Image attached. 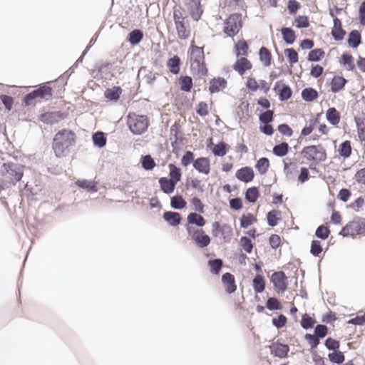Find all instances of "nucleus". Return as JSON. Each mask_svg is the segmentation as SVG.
<instances>
[{"mask_svg":"<svg viewBox=\"0 0 365 365\" xmlns=\"http://www.w3.org/2000/svg\"><path fill=\"white\" fill-rule=\"evenodd\" d=\"M274 112L273 110H267L259 115L260 124L271 123L274 120Z\"/></svg>","mask_w":365,"mask_h":365,"instance_id":"obj_59","label":"nucleus"},{"mask_svg":"<svg viewBox=\"0 0 365 365\" xmlns=\"http://www.w3.org/2000/svg\"><path fill=\"white\" fill-rule=\"evenodd\" d=\"M41 191L37 187H34L29 185V182L25 184L23 190L21 191V197H25L30 202H36L39 200L38 197V192Z\"/></svg>","mask_w":365,"mask_h":365,"instance_id":"obj_17","label":"nucleus"},{"mask_svg":"<svg viewBox=\"0 0 365 365\" xmlns=\"http://www.w3.org/2000/svg\"><path fill=\"white\" fill-rule=\"evenodd\" d=\"M76 184L81 189L88 192L93 193L98 191L97 182L91 180L78 179Z\"/></svg>","mask_w":365,"mask_h":365,"instance_id":"obj_36","label":"nucleus"},{"mask_svg":"<svg viewBox=\"0 0 365 365\" xmlns=\"http://www.w3.org/2000/svg\"><path fill=\"white\" fill-rule=\"evenodd\" d=\"M259 195V190L258 187L256 186L250 187L245 192V200L251 204L255 203L258 200Z\"/></svg>","mask_w":365,"mask_h":365,"instance_id":"obj_41","label":"nucleus"},{"mask_svg":"<svg viewBox=\"0 0 365 365\" xmlns=\"http://www.w3.org/2000/svg\"><path fill=\"white\" fill-rule=\"evenodd\" d=\"M163 219L173 227L178 226L182 220L181 214L175 211H165Z\"/></svg>","mask_w":365,"mask_h":365,"instance_id":"obj_19","label":"nucleus"},{"mask_svg":"<svg viewBox=\"0 0 365 365\" xmlns=\"http://www.w3.org/2000/svg\"><path fill=\"white\" fill-rule=\"evenodd\" d=\"M178 80L182 91L186 93L191 91L193 87V80L191 76L187 75H181Z\"/></svg>","mask_w":365,"mask_h":365,"instance_id":"obj_39","label":"nucleus"},{"mask_svg":"<svg viewBox=\"0 0 365 365\" xmlns=\"http://www.w3.org/2000/svg\"><path fill=\"white\" fill-rule=\"evenodd\" d=\"M266 308L269 311L282 310L283 307L279 299L275 297H269L266 302Z\"/></svg>","mask_w":365,"mask_h":365,"instance_id":"obj_56","label":"nucleus"},{"mask_svg":"<svg viewBox=\"0 0 365 365\" xmlns=\"http://www.w3.org/2000/svg\"><path fill=\"white\" fill-rule=\"evenodd\" d=\"M338 153L344 159L349 158L351 155V142L346 140L341 143L338 148Z\"/></svg>","mask_w":365,"mask_h":365,"instance_id":"obj_53","label":"nucleus"},{"mask_svg":"<svg viewBox=\"0 0 365 365\" xmlns=\"http://www.w3.org/2000/svg\"><path fill=\"white\" fill-rule=\"evenodd\" d=\"M273 91L278 95V98L281 102H285L292 98L293 91L292 88L283 82L278 81L275 82Z\"/></svg>","mask_w":365,"mask_h":365,"instance_id":"obj_8","label":"nucleus"},{"mask_svg":"<svg viewBox=\"0 0 365 365\" xmlns=\"http://www.w3.org/2000/svg\"><path fill=\"white\" fill-rule=\"evenodd\" d=\"M67 113L62 111H54L44 113L40 115V120L45 124L53 125L58 123L60 120L65 119Z\"/></svg>","mask_w":365,"mask_h":365,"instance_id":"obj_10","label":"nucleus"},{"mask_svg":"<svg viewBox=\"0 0 365 365\" xmlns=\"http://www.w3.org/2000/svg\"><path fill=\"white\" fill-rule=\"evenodd\" d=\"M314 328L313 334L307 333L304 336L312 349H317L320 343L319 340L329 334V329L325 324H318Z\"/></svg>","mask_w":365,"mask_h":365,"instance_id":"obj_4","label":"nucleus"},{"mask_svg":"<svg viewBox=\"0 0 365 365\" xmlns=\"http://www.w3.org/2000/svg\"><path fill=\"white\" fill-rule=\"evenodd\" d=\"M195 160L194 153L190 150H186L181 158L180 163L183 167H187L190 164L193 165Z\"/></svg>","mask_w":365,"mask_h":365,"instance_id":"obj_63","label":"nucleus"},{"mask_svg":"<svg viewBox=\"0 0 365 365\" xmlns=\"http://www.w3.org/2000/svg\"><path fill=\"white\" fill-rule=\"evenodd\" d=\"M257 222L256 217L253 214L247 212L243 214L240 218V226L242 229H247Z\"/></svg>","mask_w":365,"mask_h":365,"instance_id":"obj_50","label":"nucleus"},{"mask_svg":"<svg viewBox=\"0 0 365 365\" xmlns=\"http://www.w3.org/2000/svg\"><path fill=\"white\" fill-rule=\"evenodd\" d=\"M301 97L304 101L311 103L318 98L319 93L312 87H307L302 89L301 92Z\"/></svg>","mask_w":365,"mask_h":365,"instance_id":"obj_38","label":"nucleus"},{"mask_svg":"<svg viewBox=\"0 0 365 365\" xmlns=\"http://www.w3.org/2000/svg\"><path fill=\"white\" fill-rule=\"evenodd\" d=\"M240 245L247 254H250L252 252L254 244L250 237L247 236L241 237L240 239Z\"/></svg>","mask_w":365,"mask_h":365,"instance_id":"obj_61","label":"nucleus"},{"mask_svg":"<svg viewBox=\"0 0 365 365\" xmlns=\"http://www.w3.org/2000/svg\"><path fill=\"white\" fill-rule=\"evenodd\" d=\"M201 1H202L187 2L185 4L189 10L191 18L195 21H198L201 19L204 12Z\"/></svg>","mask_w":365,"mask_h":365,"instance_id":"obj_16","label":"nucleus"},{"mask_svg":"<svg viewBox=\"0 0 365 365\" xmlns=\"http://www.w3.org/2000/svg\"><path fill=\"white\" fill-rule=\"evenodd\" d=\"M325 56V52L323 48H317L311 50L307 56V60L309 62H319Z\"/></svg>","mask_w":365,"mask_h":365,"instance_id":"obj_46","label":"nucleus"},{"mask_svg":"<svg viewBox=\"0 0 365 365\" xmlns=\"http://www.w3.org/2000/svg\"><path fill=\"white\" fill-rule=\"evenodd\" d=\"M324 346L328 350L332 351V352H334L336 350H339L340 342L339 341L332 337H327L324 341Z\"/></svg>","mask_w":365,"mask_h":365,"instance_id":"obj_64","label":"nucleus"},{"mask_svg":"<svg viewBox=\"0 0 365 365\" xmlns=\"http://www.w3.org/2000/svg\"><path fill=\"white\" fill-rule=\"evenodd\" d=\"M230 19H232L228 26H224L223 33L230 38L237 36L243 26L241 13H233L230 14Z\"/></svg>","mask_w":365,"mask_h":365,"instance_id":"obj_6","label":"nucleus"},{"mask_svg":"<svg viewBox=\"0 0 365 365\" xmlns=\"http://www.w3.org/2000/svg\"><path fill=\"white\" fill-rule=\"evenodd\" d=\"M123 89L120 86H114L104 91V98L109 102L116 103L120 99Z\"/></svg>","mask_w":365,"mask_h":365,"instance_id":"obj_25","label":"nucleus"},{"mask_svg":"<svg viewBox=\"0 0 365 365\" xmlns=\"http://www.w3.org/2000/svg\"><path fill=\"white\" fill-rule=\"evenodd\" d=\"M227 86V81L221 76L214 77L210 80L208 91L210 94L218 93Z\"/></svg>","mask_w":365,"mask_h":365,"instance_id":"obj_15","label":"nucleus"},{"mask_svg":"<svg viewBox=\"0 0 365 365\" xmlns=\"http://www.w3.org/2000/svg\"><path fill=\"white\" fill-rule=\"evenodd\" d=\"M76 135L70 129L59 130L54 135L52 141V149L55 156L61 158L65 155V151L76 143Z\"/></svg>","mask_w":365,"mask_h":365,"instance_id":"obj_1","label":"nucleus"},{"mask_svg":"<svg viewBox=\"0 0 365 365\" xmlns=\"http://www.w3.org/2000/svg\"><path fill=\"white\" fill-rule=\"evenodd\" d=\"M289 149L290 148L287 143L282 142L274 145L272 153L277 157L282 158L288 154Z\"/></svg>","mask_w":365,"mask_h":365,"instance_id":"obj_43","label":"nucleus"},{"mask_svg":"<svg viewBox=\"0 0 365 365\" xmlns=\"http://www.w3.org/2000/svg\"><path fill=\"white\" fill-rule=\"evenodd\" d=\"M206 224V220L200 213L195 212H190L187 216V223L185 224L186 231L188 227H194L193 225L202 229Z\"/></svg>","mask_w":365,"mask_h":365,"instance_id":"obj_12","label":"nucleus"},{"mask_svg":"<svg viewBox=\"0 0 365 365\" xmlns=\"http://www.w3.org/2000/svg\"><path fill=\"white\" fill-rule=\"evenodd\" d=\"M348 83V80L343 76L335 75L332 77L329 84L331 86V91L334 93H337L343 91Z\"/></svg>","mask_w":365,"mask_h":365,"instance_id":"obj_20","label":"nucleus"},{"mask_svg":"<svg viewBox=\"0 0 365 365\" xmlns=\"http://www.w3.org/2000/svg\"><path fill=\"white\" fill-rule=\"evenodd\" d=\"M270 166L269 160L267 157L259 158L255 163V168L260 175H264Z\"/></svg>","mask_w":365,"mask_h":365,"instance_id":"obj_49","label":"nucleus"},{"mask_svg":"<svg viewBox=\"0 0 365 365\" xmlns=\"http://www.w3.org/2000/svg\"><path fill=\"white\" fill-rule=\"evenodd\" d=\"M282 212L278 210H271L266 214L267 223L269 227H276L282 220Z\"/></svg>","mask_w":365,"mask_h":365,"instance_id":"obj_32","label":"nucleus"},{"mask_svg":"<svg viewBox=\"0 0 365 365\" xmlns=\"http://www.w3.org/2000/svg\"><path fill=\"white\" fill-rule=\"evenodd\" d=\"M170 206L173 210H182L187 207V202L180 194H176L170 197Z\"/></svg>","mask_w":365,"mask_h":365,"instance_id":"obj_37","label":"nucleus"},{"mask_svg":"<svg viewBox=\"0 0 365 365\" xmlns=\"http://www.w3.org/2000/svg\"><path fill=\"white\" fill-rule=\"evenodd\" d=\"M339 63L341 66L345 67L347 71H352L355 69L354 58L347 51H345L341 54Z\"/></svg>","mask_w":365,"mask_h":365,"instance_id":"obj_40","label":"nucleus"},{"mask_svg":"<svg viewBox=\"0 0 365 365\" xmlns=\"http://www.w3.org/2000/svg\"><path fill=\"white\" fill-rule=\"evenodd\" d=\"M349 225L352 238L365 233V219L364 217L356 216L352 221L349 222Z\"/></svg>","mask_w":365,"mask_h":365,"instance_id":"obj_11","label":"nucleus"},{"mask_svg":"<svg viewBox=\"0 0 365 365\" xmlns=\"http://www.w3.org/2000/svg\"><path fill=\"white\" fill-rule=\"evenodd\" d=\"M249 46L244 39L239 40L234 46V52L237 57H243L248 54Z\"/></svg>","mask_w":365,"mask_h":365,"instance_id":"obj_42","label":"nucleus"},{"mask_svg":"<svg viewBox=\"0 0 365 365\" xmlns=\"http://www.w3.org/2000/svg\"><path fill=\"white\" fill-rule=\"evenodd\" d=\"M249 102L245 100L242 101L241 103L237 106L236 109V115L240 120H242L244 113H246L247 119L250 118V115L249 114Z\"/></svg>","mask_w":365,"mask_h":365,"instance_id":"obj_57","label":"nucleus"},{"mask_svg":"<svg viewBox=\"0 0 365 365\" xmlns=\"http://www.w3.org/2000/svg\"><path fill=\"white\" fill-rule=\"evenodd\" d=\"M222 283L225 287V292L228 294L235 293L237 290L235 276L230 273L225 272L222 275Z\"/></svg>","mask_w":365,"mask_h":365,"instance_id":"obj_14","label":"nucleus"},{"mask_svg":"<svg viewBox=\"0 0 365 365\" xmlns=\"http://www.w3.org/2000/svg\"><path fill=\"white\" fill-rule=\"evenodd\" d=\"M181 64L180 58L178 55H174L168 58L166 66L171 73L177 75L180 73Z\"/></svg>","mask_w":365,"mask_h":365,"instance_id":"obj_31","label":"nucleus"},{"mask_svg":"<svg viewBox=\"0 0 365 365\" xmlns=\"http://www.w3.org/2000/svg\"><path fill=\"white\" fill-rule=\"evenodd\" d=\"M127 125L130 133L139 135L147 131L149 126V119L144 115H136L129 113L127 115Z\"/></svg>","mask_w":365,"mask_h":365,"instance_id":"obj_2","label":"nucleus"},{"mask_svg":"<svg viewBox=\"0 0 365 365\" xmlns=\"http://www.w3.org/2000/svg\"><path fill=\"white\" fill-rule=\"evenodd\" d=\"M331 234V231L327 224H323L317 227L315 230L314 236L322 240H327Z\"/></svg>","mask_w":365,"mask_h":365,"instance_id":"obj_54","label":"nucleus"},{"mask_svg":"<svg viewBox=\"0 0 365 365\" xmlns=\"http://www.w3.org/2000/svg\"><path fill=\"white\" fill-rule=\"evenodd\" d=\"M197 66V71L195 74H193L194 78L197 80L200 76H207L208 75V68L206 66L205 61H202L195 63Z\"/></svg>","mask_w":365,"mask_h":365,"instance_id":"obj_62","label":"nucleus"},{"mask_svg":"<svg viewBox=\"0 0 365 365\" xmlns=\"http://www.w3.org/2000/svg\"><path fill=\"white\" fill-rule=\"evenodd\" d=\"M328 358L331 363L336 364L337 365H341L345 361L344 354L339 350L329 353Z\"/></svg>","mask_w":365,"mask_h":365,"instance_id":"obj_55","label":"nucleus"},{"mask_svg":"<svg viewBox=\"0 0 365 365\" xmlns=\"http://www.w3.org/2000/svg\"><path fill=\"white\" fill-rule=\"evenodd\" d=\"M187 24L188 23L187 22ZM175 25L179 38L182 40L187 39L190 36V30L189 29V24L186 25L185 19H181L180 21L175 23Z\"/></svg>","mask_w":365,"mask_h":365,"instance_id":"obj_34","label":"nucleus"},{"mask_svg":"<svg viewBox=\"0 0 365 365\" xmlns=\"http://www.w3.org/2000/svg\"><path fill=\"white\" fill-rule=\"evenodd\" d=\"M326 120L333 126H337L340 122V113L335 107H330L326 111Z\"/></svg>","mask_w":365,"mask_h":365,"instance_id":"obj_30","label":"nucleus"},{"mask_svg":"<svg viewBox=\"0 0 365 365\" xmlns=\"http://www.w3.org/2000/svg\"><path fill=\"white\" fill-rule=\"evenodd\" d=\"M140 163L141 164V167L145 171L153 170L156 166L155 160L150 154L141 155Z\"/></svg>","mask_w":365,"mask_h":365,"instance_id":"obj_44","label":"nucleus"},{"mask_svg":"<svg viewBox=\"0 0 365 365\" xmlns=\"http://www.w3.org/2000/svg\"><path fill=\"white\" fill-rule=\"evenodd\" d=\"M317 321L314 318L310 317L307 313H304L302 315L300 320V326L304 330H309L314 327Z\"/></svg>","mask_w":365,"mask_h":365,"instance_id":"obj_51","label":"nucleus"},{"mask_svg":"<svg viewBox=\"0 0 365 365\" xmlns=\"http://www.w3.org/2000/svg\"><path fill=\"white\" fill-rule=\"evenodd\" d=\"M284 53L288 61V62L291 64H295L299 61V55L296 50L293 48H287L284 51Z\"/></svg>","mask_w":365,"mask_h":365,"instance_id":"obj_58","label":"nucleus"},{"mask_svg":"<svg viewBox=\"0 0 365 365\" xmlns=\"http://www.w3.org/2000/svg\"><path fill=\"white\" fill-rule=\"evenodd\" d=\"M143 38V32L138 29H135L130 31L127 36L126 41L132 46H135L138 45Z\"/></svg>","mask_w":365,"mask_h":365,"instance_id":"obj_35","label":"nucleus"},{"mask_svg":"<svg viewBox=\"0 0 365 365\" xmlns=\"http://www.w3.org/2000/svg\"><path fill=\"white\" fill-rule=\"evenodd\" d=\"M259 61L265 67H268L271 65L272 58V53L267 48L262 46L259 49Z\"/></svg>","mask_w":365,"mask_h":365,"instance_id":"obj_48","label":"nucleus"},{"mask_svg":"<svg viewBox=\"0 0 365 365\" xmlns=\"http://www.w3.org/2000/svg\"><path fill=\"white\" fill-rule=\"evenodd\" d=\"M190 61L197 63L205 60L204 47H200L195 44L194 41L191 42L190 47Z\"/></svg>","mask_w":365,"mask_h":365,"instance_id":"obj_24","label":"nucleus"},{"mask_svg":"<svg viewBox=\"0 0 365 365\" xmlns=\"http://www.w3.org/2000/svg\"><path fill=\"white\" fill-rule=\"evenodd\" d=\"M295 26L297 29H307L309 26V19L306 15H299L294 19Z\"/></svg>","mask_w":365,"mask_h":365,"instance_id":"obj_60","label":"nucleus"},{"mask_svg":"<svg viewBox=\"0 0 365 365\" xmlns=\"http://www.w3.org/2000/svg\"><path fill=\"white\" fill-rule=\"evenodd\" d=\"M270 282L278 294H282L287 290L288 278L283 271L274 272L271 275Z\"/></svg>","mask_w":365,"mask_h":365,"instance_id":"obj_7","label":"nucleus"},{"mask_svg":"<svg viewBox=\"0 0 365 365\" xmlns=\"http://www.w3.org/2000/svg\"><path fill=\"white\" fill-rule=\"evenodd\" d=\"M48 83H41L37 88L31 91L36 99H48L52 96L53 89Z\"/></svg>","mask_w":365,"mask_h":365,"instance_id":"obj_21","label":"nucleus"},{"mask_svg":"<svg viewBox=\"0 0 365 365\" xmlns=\"http://www.w3.org/2000/svg\"><path fill=\"white\" fill-rule=\"evenodd\" d=\"M169 168V178L175 182L180 181L182 178V170L180 168L177 167L174 163L168 164Z\"/></svg>","mask_w":365,"mask_h":365,"instance_id":"obj_52","label":"nucleus"},{"mask_svg":"<svg viewBox=\"0 0 365 365\" xmlns=\"http://www.w3.org/2000/svg\"><path fill=\"white\" fill-rule=\"evenodd\" d=\"M229 148L230 146L222 140L215 144L211 152L216 157H223L227 153Z\"/></svg>","mask_w":365,"mask_h":365,"instance_id":"obj_45","label":"nucleus"},{"mask_svg":"<svg viewBox=\"0 0 365 365\" xmlns=\"http://www.w3.org/2000/svg\"><path fill=\"white\" fill-rule=\"evenodd\" d=\"M252 68V63L245 57H240L232 65V68L240 76L244 75L246 71L250 70Z\"/></svg>","mask_w":365,"mask_h":365,"instance_id":"obj_22","label":"nucleus"},{"mask_svg":"<svg viewBox=\"0 0 365 365\" xmlns=\"http://www.w3.org/2000/svg\"><path fill=\"white\" fill-rule=\"evenodd\" d=\"M354 121L359 140L365 142V113L361 112L360 116H354Z\"/></svg>","mask_w":365,"mask_h":365,"instance_id":"obj_33","label":"nucleus"},{"mask_svg":"<svg viewBox=\"0 0 365 365\" xmlns=\"http://www.w3.org/2000/svg\"><path fill=\"white\" fill-rule=\"evenodd\" d=\"M193 168L200 173L208 175L210 172V160L207 157H199L193 162Z\"/></svg>","mask_w":365,"mask_h":365,"instance_id":"obj_18","label":"nucleus"},{"mask_svg":"<svg viewBox=\"0 0 365 365\" xmlns=\"http://www.w3.org/2000/svg\"><path fill=\"white\" fill-rule=\"evenodd\" d=\"M282 38L287 45H292L297 39L295 31L290 27L283 26L279 30Z\"/></svg>","mask_w":365,"mask_h":365,"instance_id":"obj_29","label":"nucleus"},{"mask_svg":"<svg viewBox=\"0 0 365 365\" xmlns=\"http://www.w3.org/2000/svg\"><path fill=\"white\" fill-rule=\"evenodd\" d=\"M207 265L212 274L218 275L222 268L223 260L220 258L211 259L208 260Z\"/></svg>","mask_w":365,"mask_h":365,"instance_id":"obj_47","label":"nucleus"},{"mask_svg":"<svg viewBox=\"0 0 365 365\" xmlns=\"http://www.w3.org/2000/svg\"><path fill=\"white\" fill-rule=\"evenodd\" d=\"M266 287V279L262 273H257L252 279L253 290L256 294L262 293Z\"/></svg>","mask_w":365,"mask_h":365,"instance_id":"obj_26","label":"nucleus"},{"mask_svg":"<svg viewBox=\"0 0 365 365\" xmlns=\"http://www.w3.org/2000/svg\"><path fill=\"white\" fill-rule=\"evenodd\" d=\"M188 229L187 233L197 247L203 249L210 245L211 239L202 229L195 227H188Z\"/></svg>","mask_w":365,"mask_h":365,"instance_id":"obj_5","label":"nucleus"},{"mask_svg":"<svg viewBox=\"0 0 365 365\" xmlns=\"http://www.w3.org/2000/svg\"><path fill=\"white\" fill-rule=\"evenodd\" d=\"M160 190L166 195L172 194L177 185V182L167 177H161L158 179Z\"/></svg>","mask_w":365,"mask_h":365,"instance_id":"obj_23","label":"nucleus"},{"mask_svg":"<svg viewBox=\"0 0 365 365\" xmlns=\"http://www.w3.org/2000/svg\"><path fill=\"white\" fill-rule=\"evenodd\" d=\"M269 349L271 354L279 359L287 357L290 350L289 346L287 344H283L279 340L272 342L269 346Z\"/></svg>","mask_w":365,"mask_h":365,"instance_id":"obj_9","label":"nucleus"},{"mask_svg":"<svg viewBox=\"0 0 365 365\" xmlns=\"http://www.w3.org/2000/svg\"><path fill=\"white\" fill-rule=\"evenodd\" d=\"M91 139L94 147L101 149L106 145L107 134L103 131L98 130L93 133Z\"/></svg>","mask_w":365,"mask_h":365,"instance_id":"obj_28","label":"nucleus"},{"mask_svg":"<svg viewBox=\"0 0 365 365\" xmlns=\"http://www.w3.org/2000/svg\"><path fill=\"white\" fill-rule=\"evenodd\" d=\"M25 165L21 163H14L11 161H8L6 163H4L1 168V171L11 176V182L10 184H13L15 185L16 182L21 180L24 176V170Z\"/></svg>","mask_w":365,"mask_h":365,"instance_id":"obj_3","label":"nucleus"},{"mask_svg":"<svg viewBox=\"0 0 365 365\" xmlns=\"http://www.w3.org/2000/svg\"><path fill=\"white\" fill-rule=\"evenodd\" d=\"M235 178L241 182L248 183L253 180L255 172L250 166L242 167L236 171Z\"/></svg>","mask_w":365,"mask_h":365,"instance_id":"obj_13","label":"nucleus"},{"mask_svg":"<svg viewBox=\"0 0 365 365\" xmlns=\"http://www.w3.org/2000/svg\"><path fill=\"white\" fill-rule=\"evenodd\" d=\"M346 41L350 48H357L362 43L360 32L356 29L351 30L348 34Z\"/></svg>","mask_w":365,"mask_h":365,"instance_id":"obj_27","label":"nucleus"}]
</instances>
